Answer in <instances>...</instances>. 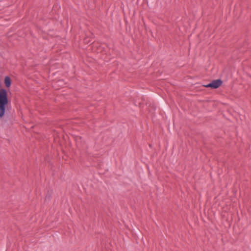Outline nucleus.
Masks as SVG:
<instances>
[{
  "label": "nucleus",
  "mask_w": 251,
  "mask_h": 251,
  "mask_svg": "<svg viewBox=\"0 0 251 251\" xmlns=\"http://www.w3.org/2000/svg\"><path fill=\"white\" fill-rule=\"evenodd\" d=\"M223 81L221 79H218L212 80L207 85H203L206 88H211L212 89H217L222 85Z\"/></svg>",
  "instance_id": "1"
},
{
  "label": "nucleus",
  "mask_w": 251,
  "mask_h": 251,
  "mask_svg": "<svg viewBox=\"0 0 251 251\" xmlns=\"http://www.w3.org/2000/svg\"><path fill=\"white\" fill-rule=\"evenodd\" d=\"M4 83L6 88H9L12 84V80L10 76H5L4 79Z\"/></svg>",
  "instance_id": "2"
},
{
  "label": "nucleus",
  "mask_w": 251,
  "mask_h": 251,
  "mask_svg": "<svg viewBox=\"0 0 251 251\" xmlns=\"http://www.w3.org/2000/svg\"><path fill=\"white\" fill-rule=\"evenodd\" d=\"M87 41H88V44L90 43L91 42L88 38Z\"/></svg>",
  "instance_id": "3"
}]
</instances>
